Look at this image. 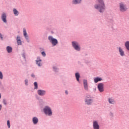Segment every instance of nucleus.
Here are the masks:
<instances>
[{
	"instance_id": "obj_36",
	"label": "nucleus",
	"mask_w": 129,
	"mask_h": 129,
	"mask_svg": "<svg viewBox=\"0 0 129 129\" xmlns=\"http://www.w3.org/2000/svg\"><path fill=\"white\" fill-rule=\"evenodd\" d=\"M23 57L25 58V54H23Z\"/></svg>"
},
{
	"instance_id": "obj_34",
	"label": "nucleus",
	"mask_w": 129,
	"mask_h": 129,
	"mask_svg": "<svg viewBox=\"0 0 129 129\" xmlns=\"http://www.w3.org/2000/svg\"><path fill=\"white\" fill-rule=\"evenodd\" d=\"M2 110V105H0V110Z\"/></svg>"
},
{
	"instance_id": "obj_24",
	"label": "nucleus",
	"mask_w": 129,
	"mask_h": 129,
	"mask_svg": "<svg viewBox=\"0 0 129 129\" xmlns=\"http://www.w3.org/2000/svg\"><path fill=\"white\" fill-rule=\"evenodd\" d=\"M34 85L35 86V89H37L38 88V84L37 83V82H34Z\"/></svg>"
},
{
	"instance_id": "obj_4",
	"label": "nucleus",
	"mask_w": 129,
	"mask_h": 129,
	"mask_svg": "<svg viewBox=\"0 0 129 129\" xmlns=\"http://www.w3.org/2000/svg\"><path fill=\"white\" fill-rule=\"evenodd\" d=\"M72 45L75 50L77 51H80V46L79 45V43H78V42L76 41H73Z\"/></svg>"
},
{
	"instance_id": "obj_18",
	"label": "nucleus",
	"mask_w": 129,
	"mask_h": 129,
	"mask_svg": "<svg viewBox=\"0 0 129 129\" xmlns=\"http://www.w3.org/2000/svg\"><path fill=\"white\" fill-rule=\"evenodd\" d=\"M81 3V0H73V5H77V4H80Z\"/></svg>"
},
{
	"instance_id": "obj_16",
	"label": "nucleus",
	"mask_w": 129,
	"mask_h": 129,
	"mask_svg": "<svg viewBox=\"0 0 129 129\" xmlns=\"http://www.w3.org/2000/svg\"><path fill=\"white\" fill-rule=\"evenodd\" d=\"M32 121L34 124H37L38 123V121H39V120L38 119V118L34 117L32 119Z\"/></svg>"
},
{
	"instance_id": "obj_31",
	"label": "nucleus",
	"mask_w": 129,
	"mask_h": 129,
	"mask_svg": "<svg viewBox=\"0 0 129 129\" xmlns=\"http://www.w3.org/2000/svg\"><path fill=\"white\" fill-rule=\"evenodd\" d=\"M110 116H113V113H110Z\"/></svg>"
},
{
	"instance_id": "obj_22",
	"label": "nucleus",
	"mask_w": 129,
	"mask_h": 129,
	"mask_svg": "<svg viewBox=\"0 0 129 129\" xmlns=\"http://www.w3.org/2000/svg\"><path fill=\"white\" fill-rule=\"evenodd\" d=\"M125 47L128 51H129V41H126L125 42Z\"/></svg>"
},
{
	"instance_id": "obj_26",
	"label": "nucleus",
	"mask_w": 129,
	"mask_h": 129,
	"mask_svg": "<svg viewBox=\"0 0 129 129\" xmlns=\"http://www.w3.org/2000/svg\"><path fill=\"white\" fill-rule=\"evenodd\" d=\"M41 55L43 56V57H46V53L44 51L41 52Z\"/></svg>"
},
{
	"instance_id": "obj_21",
	"label": "nucleus",
	"mask_w": 129,
	"mask_h": 129,
	"mask_svg": "<svg viewBox=\"0 0 129 129\" xmlns=\"http://www.w3.org/2000/svg\"><path fill=\"white\" fill-rule=\"evenodd\" d=\"M7 50L8 53H12L13 51V48L11 46H7Z\"/></svg>"
},
{
	"instance_id": "obj_15",
	"label": "nucleus",
	"mask_w": 129,
	"mask_h": 129,
	"mask_svg": "<svg viewBox=\"0 0 129 129\" xmlns=\"http://www.w3.org/2000/svg\"><path fill=\"white\" fill-rule=\"evenodd\" d=\"M16 40L18 45H22V40H21V37L20 36H17Z\"/></svg>"
},
{
	"instance_id": "obj_6",
	"label": "nucleus",
	"mask_w": 129,
	"mask_h": 129,
	"mask_svg": "<svg viewBox=\"0 0 129 129\" xmlns=\"http://www.w3.org/2000/svg\"><path fill=\"white\" fill-rule=\"evenodd\" d=\"M119 8L120 12H126L127 10V8H126V5L123 3L119 4Z\"/></svg>"
},
{
	"instance_id": "obj_19",
	"label": "nucleus",
	"mask_w": 129,
	"mask_h": 129,
	"mask_svg": "<svg viewBox=\"0 0 129 129\" xmlns=\"http://www.w3.org/2000/svg\"><path fill=\"white\" fill-rule=\"evenodd\" d=\"M13 13L15 16H19V14H20L19 11H18V10H17L16 9H13Z\"/></svg>"
},
{
	"instance_id": "obj_8",
	"label": "nucleus",
	"mask_w": 129,
	"mask_h": 129,
	"mask_svg": "<svg viewBox=\"0 0 129 129\" xmlns=\"http://www.w3.org/2000/svg\"><path fill=\"white\" fill-rule=\"evenodd\" d=\"M93 127L94 129H100V128L99 124H98V121H97V120H94L93 121Z\"/></svg>"
},
{
	"instance_id": "obj_5",
	"label": "nucleus",
	"mask_w": 129,
	"mask_h": 129,
	"mask_svg": "<svg viewBox=\"0 0 129 129\" xmlns=\"http://www.w3.org/2000/svg\"><path fill=\"white\" fill-rule=\"evenodd\" d=\"M85 102L86 104L88 105H90L92 104V99L90 97V96H87L85 99Z\"/></svg>"
},
{
	"instance_id": "obj_32",
	"label": "nucleus",
	"mask_w": 129,
	"mask_h": 129,
	"mask_svg": "<svg viewBox=\"0 0 129 129\" xmlns=\"http://www.w3.org/2000/svg\"><path fill=\"white\" fill-rule=\"evenodd\" d=\"M0 38L3 39V35H2V34H0Z\"/></svg>"
},
{
	"instance_id": "obj_27",
	"label": "nucleus",
	"mask_w": 129,
	"mask_h": 129,
	"mask_svg": "<svg viewBox=\"0 0 129 129\" xmlns=\"http://www.w3.org/2000/svg\"><path fill=\"white\" fill-rule=\"evenodd\" d=\"M4 76H3V73L2 72H0V79H3Z\"/></svg>"
},
{
	"instance_id": "obj_37",
	"label": "nucleus",
	"mask_w": 129,
	"mask_h": 129,
	"mask_svg": "<svg viewBox=\"0 0 129 129\" xmlns=\"http://www.w3.org/2000/svg\"><path fill=\"white\" fill-rule=\"evenodd\" d=\"M1 94H0V98H1Z\"/></svg>"
},
{
	"instance_id": "obj_23",
	"label": "nucleus",
	"mask_w": 129,
	"mask_h": 129,
	"mask_svg": "<svg viewBox=\"0 0 129 129\" xmlns=\"http://www.w3.org/2000/svg\"><path fill=\"white\" fill-rule=\"evenodd\" d=\"M76 77L77 81H79V78L80 77V75H79V73H76Z\"/></svg>"
},
{
	"instance_id": "obj_14",
	"label": "nucleus",
	"mask_w": 129,
	"mask_h": 129,
	"mask_svg": "<svg viewBox=\"0 0 129 129\" xmlns=\"http://www.w3.org/2000/svg\"><path fill=\"white\" fill-rule=\"evenodd\" d=\"M102 78L100 77H95L94 78V82L95 83H97L99 81H102Z\"/></svg>"
},
{
	"instance_id": "obj_30",
	"label": "nucleus",
	"mask_w": 129,
	"mask_h": 129,
	"mask_svg": "<svg viewBox=\"0 0 129 129\" xmlns=\"http://www.w3.org/2000/svg\"><path fill=\"white\" fill-rule=\"evenodd\" d=\"M3 102H4V104L6 105V104H7V101L6 100H4Z\"/></svg>"
},
{
	"instance_id": "obj_12",
	"label": "nucleus",
	"mask_w": 129,
	"mask_h": 129,
	"mask_svg": "<svg viewBox=\"0 0 129 129\" xmlns=\"http://www.w3.org/2000/svg\"><path fill=\"white\" fill-rule=\"evenodd\" d=\"M23 35L25 39L28 41L29 40V36L27 33V30L25 28L23 29Z\"/></svg>"
},
{
	"instance_id": "obj_11",
	"label": "nucleus",
	"mask_w": 129,
	"mask_h": 129,
	"mask_svg": "<svg viewBox=\"0 0 129 129\" xmlns=\"http://www.w3.org/2000/svg\"><path fill=\"white\" fill-rule=\"evenodd\" d=\"M1 19L4 23H7V14L3 13L2 15Z\"/></svg>"
},
{
	"instance_id": "obj_25",
	"label": "nucleus",
	"mask_w": 129,
	"mask_h": 129,
	"mask_svg": "<svg viewBox=\"0 0 129 129\" xmlns=\"http://www.w3.org/2000/svg\"><path fill=\"white\" fill-rule=\"evenodd\" d=\"M7 125L9 127V128H10V127H11V123L10 122V120H8L7 121Z\"/></svg>"
},
{
	"instance_id": "obj_2",
	"label": "nucleus",
	"mask_w": 129,
	"mask_h": 129,
	"mask_svg": "<svg viewBox=\"0 0 129 129\" xmlns=\"http://www.w3.org/2000/svg\"><path fill=\"white\" fill-rule=\"evenodd\" d=\"M43 111L45 114H46V115H48V116H51L52 114V109L49 106H45L43 108Z\"/></svg>"
},
{
	"instance_id": "obj_33",
	"label": "nucleus",
	"mask_w": 129,
	"mask_h": 129,
	"mask_svg": "<svg viewBox=\"0 0 129 129\" xmlns=\"http://www.w3.org/2000/svg\"><path fill=\"white\" fill-rule=\"evenodd\" d=\"M31 77H35V75H34V74H32V75H31Z\"/></svg>"
},
{
	"instance_id": "obj_17",
	"label": "nucleus",
	"mask_w": 129,
	"mask_h": 129,
	"mask_svg": "<svg viewBox=\"0 0 129 129\" xmlns=\"http://www.w3.org/2000/svg\"><path fill=\"white\" fill-rule=\"evenodd\" d=\"M42 60L40 59V58L39 57H37V59L36 60V64L38 66H42V63H41Z\"/></svg>"
},
{
	"instance_id": "obj_1",
	"label": "nucleus",
	"mask_w": 129,
	"mask_h": 129,
	"mask_svg": "<svg viewBox=\"0 0 129 129\" xmlns=\"http://www.w3.org/2000/svg\"><path fill=\"white\" fill-rule=\"evenodd\" d=\"M96 3H97L98 4L95 5V9L98 10L100 13H103L106 9L104 1H103V0H96Z\"/></svg>"
},
{
	"instance_id": "obj_3",
	"label": "nucleus",
	"mask_w": 129,
	"mask_h": 129,
	"mask_svg": "<svg viewBox=\"0 0 129 129\" xmlns=\"http://www.w3.org/2000/svg\"><path fill=\"white\" fill-rule=\"evenodd\" d=\"M48 40L49 41H50V43H51L52 45H53V46H56V45L58 44V40L53 38L52 36H50L48 37Z\"/></svg>"
},
{
	"instance_id": "obj_29",
	"label": "nucleus",
	"mask_w": 129,
	"mask_h": 129,
	"mask_svg": "<svg viewBox=\"0 0 129 129\" xmlns=\"http://www.w3.org/2000/svg\"><path fill=\"white\" fill-rule=\"evenodd\" d=\"M25 85H28V80L25 81Z\"/></svg>"
},
{
	"instance_id": "obj_13",
	"label": "nucleus",
	"mask_w": 129,
	"mask_h": 129,
	"mask_svg": "<svg viewBox=\"0 0 129 129\" xmlns=\"http://www.w3.org/2000/svg\"><path fill=\"white\" fill-rule=\"evenodd\" d=\"M83 83H84V89L85 90H88V85L87 84V80H84Z\"/></svg>"
},
{
	"instance_id": "obj_35",
	"label": "nucleus",
	"mask_w": 129,
	"mask_h": 129,
	"mask_svg": "<svg viewBox=\"0 0 129 129\" xmlns=\"http://www.w3.org/2000/svg\"><path fill=\"white\" fill-rule=\"evenodd\" d=\"M66 93L67 94H68V92L67 91H66Z\"/></svg>"
},
{
	"instance_id": "obj_10",
	"label": "nucleus",
	"mask_w": 129,
	"mask_h": 129,
	"mask_svg": "<svg viewBox=\"0 0 129 129\" xmlns=\"http://www.w3.org/2000/svg\"><path fill=\"white\" fill-rule=\"evenodd\" d=\"M37 93L38 95H40V96H44V95L46 94V91L44 90H39L37 91Z\"/></svg>"
},
{
	"instance_id": "obj_28",
	"label": "nucleus",
	"mask_w": 129,
	"mask_h": 129,
	"mask_svg": "<svg viewBox=\"0 0 129 129\" xmlns=\"http://www.w3.org/2000/svg\"><path fill=\"white\" fill-rule=\"evenodd\" d=\"M53 71H54L55 72H56V71H58V70L57 68H56V67H53Z\"/></svg>"
},
{
	"instance_id": "obj_7",
	"label": "nucleus",
	"mask_w": 129,
	"mask_h": 129,
	"mask_svg": "<svg viewBox=\"0 0 129 129\" xmlns=\"http://www.w3.org/2000/svg\"><path fill=\"white\" fill-rule=\"evenodd\" d=\"M97 88L99 92H103L104 91V85L103 83H99L97 86Z\"/></svg>"
},
{
	"instance_id": "obj_9",
	"label": "nucleus",
	"mask_w": 129,
	"mask_h": 129,
	"mask_svg": "<svg viewBox=\"0 0 129 129\" xmlns=\"http://www.w3.org/2000/svg\"><path fill=\"white\" fill-rule=\"evenodd\" d=\"M118 49V51L120 54V55L121 56V57H123V56H125V54L124 53V51L123 50V49L121 48V47H119Z\"/></svg>"
},
{
	"instance_id": "obj_20",
	"label": "nucleus",
	"mask_w": 129,
	"mask_h": 129,
	"mask_svg": "<svg viewBox=\"0 0 129 129\" xmlns=\"http://www.w3.org/2000/svg\"><path fill=\"white\" fill-rule=\"evenodd\" d=\"M108 102L110 104H114L115 101L112 98H109L108 99Z\"/></svg>"
}]
</instances>
